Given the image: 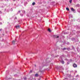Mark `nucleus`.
<instances>
[{"mask_svg": "<svg viewBox=\"0 0 80 80\" xmlns=\"http://www.w3.org/2000/svg\"><path fill=\"white\" fill-rule=\"evenodd\" d=\"M16 27L17 29H18L20 28V26L18 25L16 26Z\"/></svg>", "mask_w": 80, "mask_h": 80, "instance_id": "nucleus-1", "label": "nucleus"}, {"mask_svg": "<svg viewBox=\"0 0 80 80\" xmlns=\"http://www.w3.org/2000/svg\"><path fill=\"white\" fill-rule=\"evenodd\" d=\"M73 67L75 68L77 67V64L74 63L73 64Z\"/></svg>", "mask_w": 80, "mask_h": 80, "instance_id": "nucleus-2", "label": "nucleus"}, {"mask_svg": "<svg viewBox=\"0 0 80 80\" xmlns=\"http://www.w3.org/2000/svg\"><path fill=\"white\" fill-rule=\"evenodd\" d=\"M71 10L73 12H74V11H75V9H74L73 8H72Z\"/></svg>", "mask_w": 80, "mask_h": 80, "instance_id": "nucleus-3", "label": "nucleus"}, {"mask_svg": "<svg viewBox=\"0 0 80 80\" xmlns=\"http://www.w3.org/2000/svg\"><path fill=\"white\" fill-rule=\"evenodd\" d=\"M35 77H38V74H35Z\"/></svg>", "mask_w": 80, "mask_h": 80, "instance_id": "nucleus-4", "label": "nucleus"}, {"mask_svg": "<svg viewBox=\"0 0 80 80\" xmlns=\"http://www.w3.org/2000/svg\"><path fill=\"white\" fill-rule=\"evenodd\" d=\"M61 62L62 63V64H64L65 62H64L63 61H62Z\"/></svg>", "mask_w": 80, "mask_h": 80, "instance_id": "nucleus-5", "label": "nucleus"}, {"mask_svg": "<svg viewBox=\"0 0 80 80\" xmlns=\"http://www.w3.org/2000/svg\"><path fill=\"white\" fill-rule=\"evenodd\" d=\"M15 41H12V43L13 44H15Z\"/></svg>", "mask_w": 80, "mask_h": 80, "instance_id": "nucleus-6", "label": "nucleus"}, {"mask_svg": "<svg viewBox=\"0 0 80 80\" xmlns=\"http://www.w3.org/2000/svg\"><path fill=\"white\" fill-rule=\"evenodd\" d=\"M48 31L49 32H51V30H50V29H48Z\"/></svg>", "mask_w": 80, "mask_h": 80, "instance_id": "nucleus-7", "label": "nucleus"}, {"mask_svg": "<svg viewBox=\"0 0 80 80\" xmlns=\"http://www.w3.org/2000/svg\"><path fill=\"white\" fill-rule=\"evenodd\" d=\"M66 10H68V11H69V8H66Z\"/></svg>", "mask_w": 80, "mask_h": 80, "instance_id": "nucleus-8", "label": "nucleus"}, {"mask_svg": "<svg viewBox=\"0 0 80 80\" xmlns=\"http://www.w3.org/2000/svg\"><path fill=\"white\" fill-rule=\"evenodd\" d=\"M35 4V2H33L32 3V5H34Z\"/></svg>", "mask_w": 80, "mask_h": 80, "instance_id": "nucleus-9", "label": "nucleus"}, {"mask_svg": "<svg viewBox=\"0 0 80 80\" xmlns=\"http://www.w3.org/2000/svg\"><path fill=\"white\" fill-rule=\"evenodd\" d=\"M72 0H70L69 1V2H70V3H72Z\"/></svg>", "mask_w": 80, "mask_h": 80, "instance_id": "nucleus-10", "label": "nucleus"}, {"mask_svg": "<svg viewBox=\"0 0 80 80\" xmlns=\"http://www.w3.org/2000/svg\"><path fill=\"white\" fill-rule=\"evenodd\" d=\"M62 50H66V48H64L62 49Z\"/></svg>", "mask_w": 80, "mask_h": 80, "instance_id": "nucleus-11", "label": "nucleus"}, {"mask_svg": "<svg viewBox=\"0 0 80 80\" xmlns=\"http://www.w3.org/2000/svg\"><path fill=\"white\" fill-rule=\"evenodd\" d=\"M30 73H32V70L30 71Z\"/></svg>", "mask_w": 80, "mask_h": 80, "instance_id": "nucleus-12", "label": "nucleus"}, {"mask_svg": "<svg viewBox=\"0 0 80 80\" xmlns=\"http://www.w3.org/2000/svg\"><path fill=\"white\" fill-rule=\"evenodd\" d=\"M22 12H23V13H25V11H22Z\"/></svg>", "mask_w": 80, "mask_h": 80, "instance_id": "nucleus-13", "label": "nucleus"}, {"mask_svg": "<svg viewBox=\"0 0 80 80\" xmlns=\"http://www.w3.org/2000/svg\"><path fill=\"white\" fill-rule=\"evenodd\" d=\"M24 80H26V79H27V78H24Z\"/></svg>", "mask_w": 80, "mask_h": 80, "instance_id": "nucleus-14", "label": "nucleus"}, {"mask_svg": "<svg viewBox=\"0 0 80 80\" xmlns=\"http://www.w3.org/2000/svg\"><path fill=\"white\" fill-rule=\"evenodd\" d=\"M20 15H21V16H23V14H20Z\"/></svg>", "mask_w": 80, "mask_h": 80, "instance_id": "nucleus-15", "label": "nucleus"}, {"mask_svg": "<svg viewBox=\"0 0 80 80\" xmlns=\"http://www.w3.org/2000/svg\"><path fill=\"white\" fill-rule=\"evenodd\" d=\"M58 37H59V36H58L56 38H58Z\"/></svg>", "mask_w": 80, "mask_h": 80, "instance_id": "nucleus-16", "label": "nucleus"}, {"mask_svg": "<svg viewBox=\"0 0 80 80\" xmlns=\"http://www.w3.org/2000/svg\"><path fill=\"white\" fill-rule=\"evenodd\" d=\"M0 25H2V23L0 22Z\"/></svg>", "mask_w": 80, "mask_h": 80, "instance_id": "nucleus-17", "label": "nucleus"}, {"mask_svg": "<svg viewBox=\"0 0 80 80\" xmlns=\"http://www.w3.org/2000/svg\"><path fill=\"white\" fill-rule=\"evenodd\" d=\"M0 14L2 13V12L1 11H0Z\"/></svg>", "mask_w": 80, "mask_h": 80, "instance_id": "nucleus-18", "label": "nucleus"}, {"mask_svg": "<svg viewBox=\"0 0 80 80\" xmlns=\"http://www.w3.org/2000/svg\"><path fill=\"white\" fill-rule=\"evenodd\" d=\"M18 12H19V13H20V11H19Z\"/></svg>", "mask_w": 80, "mask_h": 80, "instance_id": "nucleus-19", "label": "nucleus"}, {"mask_svg": "<svg viewBox=\"0 0 80 80\" xmlns=\"http://www.w3.org/2000/svg\"><path fill=\"white\" fill-rule=\"evenodd\" d=\"M35 67H36V65H34Z\"/></svg>", "mask_w": 80, "mask_h": 80, "instance_id": "nucleus-20", "label": "nucleus"}, {"mask_svg": "<svg viewBox=\"0 0 80 80\" xmlns=\"http://www.w3.org/2000/svg\"><path fill=\"white\" fill-rule=\"evenodd\" d=\"M68 50H69V48H67Z\"/></svg>", "mask_w": 80, "mask_h": 80, "instance_id": "nucleus-21", "label": "nucleus"}, {"mask_svg": "<svg viewBox=\"0 0 80 80\" xmlns=\"http://www.w3.org/2000/svg\"><path fill=\"white\" fill-rule=\"evenodd\" d=\"M2 30V29H0V31H1Z\"/></svg>", "mask_w": 80, "mask_h": 80, "instance_id": "nucleus-22", "label": "nucleus"}, {"mask_svg": "<svg viewBox=\"0 0 80 80\" xmlns=\"http://www.w3.org/2000/svg\"><path fill=\"white\" fill-rule=\"evenodd\" d=\"M13 1H15V0H13Z\"/></svg>", "mask_w": 80, "mask_h": 80, "instance_id": "nucleus-23", "label": "nucleus"}, {"mask_svg": "<svg viewBox=\"0 0 80 80\" xmlns=\"http://www.w3.org/2000/svg\"><path fill=\"white\" fill-rule=\"evenodd\" d=\"M68 64H69V63L68 62Z\"/></svg>", "mask_w": 80, "mask_h": 80, "instance_id": "nucleus-24", "label": "nucleus"}]
</instances>
